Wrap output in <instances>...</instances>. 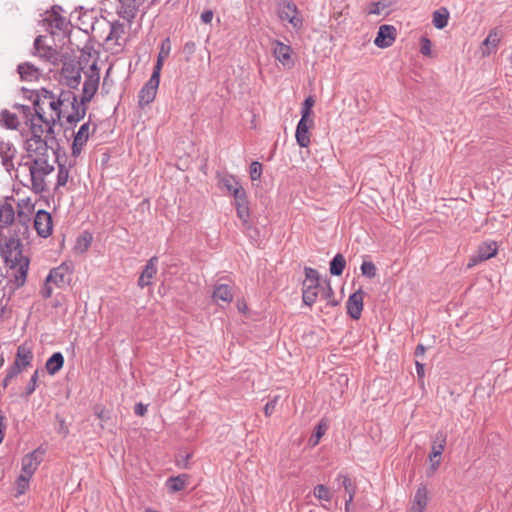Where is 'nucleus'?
<instances>
[{"label": "nucleus", "instance_id": "nucleus-1", "mask_svg": "<svg viewBox=\"0 0 512 512\" xmlns=\"http://www.w3.org/2000/svg\"><path fill=\"white\" fill-rule=\"evenodd\" d=\"M22 249L23 244L16 233L10 234L8 230V234H5L0 231V254L17 287L25 284L30 263Z\"/></svg>", "mask_w": 512, "mask_h": 512}, {"label": "nucleus", "instance_id": "nucleus-2", "mask_svg": "<svg viewBox=\"0 0 512 512\" xmlns=\"http://www.w3.org/2000/svg\"><path fill=\"white\" fill-rule=\"evenodd\" d=\"M31 160L20 164L19 168H25L29 172L31 190L40 194L46 190V177L54 171L56 159L54 155H40L29 157Z\"/></svg>", "mask_w": 512, "mask_h": 512}, {"label": "nucleus", "instance_id": "nucleus-3", "mask_svg": "<svg viewBox=\"0 0 512 512\" xmlns=\"http://www.w3.org/2000/svg\"><path fill=\"white\" fill-rule=\"evenodd\" d=\"M58 105H61L59 94L56 95L45 88L37 91L33 101L34 112L39 116L40 120L47 119L46 123L49 125L48 129L50 131L51 125H56L60 121L61 109Z\"/></svg>", "mask_w": 512, "mask_h": 512}, {"label": "nucleus", "instance_id": "nucleus-4", "mask_svg": "<svg viewBox=\"0 0 512 512\" xmlns=\"http://www.w3.org/2000/svg\"><path fill=\"white\" fill-rule=\"evenodd\" d=\"M320 287L321 282L317 270L306 267L305 280L303 281L302 288V300L305 305L311 307L316 302Z\"/></svg>", "mask_w": 512, "mask_h": 512}, {"label": "nucleus", "instance_id": "nucleus-5", "mask_svg": "<svg viewBox=\"0 0 512 512\" xmlns=\"http://www.w3.org/2000/svg\"><path fill=\"white\" fill-rule=\"evenodd\" d=\"M54 138L46 137L45 135H28L25 140V150L28 153V157L49 155H55V151L51 146V143L55 141Z\"/></svg>", "mask_w": 512, "mask_h": 512}, {"label": "nucleus", "instance_id": "nucleus-6", "mask_svg": "<svg viewBox=\"0 0 512 512\" xmlns=\"http://www.w3.org/2000/svg\"><path fill=\"white\" fill-rule=\"evenodd\" d=\"M84 75L85 81L83 84L82 96L80 100L83 103H89L93 99L99 87L100 70L97 66V63L93 62L89 69L84 72Z\"/></svg>", "mask_w": 512, "mask_h": 512}, {"label": "nucleus", "instance_id": "nucleus-7", "mask_svg": "<svg viewBox=\"0 0 512 512\" xmlns=\"http://www.w3.org/2000/svg\"><path fill=\"white\" fill-rule=\"evenodd\" d=\"M60 6H53L51 11H46L43 18V25L51 34L56 31H64L68 26L67 18L60 14Z\"/></svg>", "mask_w": 512, "mask_h": 512}, {"label": "nucleus", "instance_id": "nucleus-8", "mask_svg": "<svg viewBox=\"0 0 512 512\" xmlns=\"http://www.w3.org/2000/svg\"><path fill=\"white\" fill-rule=\"evenodd\" d=\"M61 78L68 87L76 89L81 81L80 64L74 61L64 62L61 69Z\"/></svg>", "mask_w": 512, "mask_h": 512}, {"label": "nucleus", "instance_id": "nucleus-9", "mask_svg": "<svg viewBox=\"0 0 512 512\" xmlns=\"http://www.w3.org/2000/svg\"><path fill=\"white\" fill-rule=\"evenodd\" d=\"M160 83V75L152 73L148 82L138 94L139 106L144 107L154 101Z\"/></svg>", "mask_w": 512, "mask_h": 512}, {"label": "nucleus", "instance_id": "nucleus-10", "mask_svg": "<svg viewBox=\"0 0 512 512\" xmlns=\"http://www.w3.org/2000/svg\"><path fill=\"white\" fill-rule=\"evenodd\" d=\"M96 131V125L86 122L81 125L78 132L74 136L72 143V155L77 157L82 152L83 147L87 143L89 136Z\"/></svg>", "mask_w": 512, "mask_h": 512}, {"label": "nucleus", "instance_id": "nucleus-11", "mask_svg": "<svg viewBox=\"0 0 512 512\" xmlns=\"http://www.w3.org/2000/svg\"><path fill=\"white\" fill-rule=\"evenodd\" d=\"M33 209L34 204L29 198L22 199L18 203L17 223L15 224V226H19L18 233L25 234L28 231V223Z\"/></svg>", "mask_w": 512, "mask_h": 512}, {"label": "nucleus", "instance_id": "nucleus-12", "mask_svg": "<svg viewBox=\"0 0 512 512\" xmlns=\"http://www.w3.org/2000/svg\"><path fill=\"white\" fill-rule=\"evenodd\" d=\"M34 228L39 236L43 238L50 236L53 228L50 213L45 210L37 211L34 218Z\"/></svg>", "mask_w": 512, "mask_h": 512}, {"label": "nucleus", "instance_id": "nucleus-13", "mask_svg": "<svg viewBox=\"0 0 512 512\" xmlns=\"http://www.w3.org/2000/svg\"><path fill=\"white\" fill-rule=\"evenodd\" d=\"M33 359L32 349L26 343L18 346L13 369L16 373H21L23 369L31 365Z\"/></svg>", "mask_w": 512, "mask_h": 512}, {"label": "nucleus", "instance_id": "nucleus-14", "mask_svg": "<svg viewBox=\"0 0 512 512\" xmlns=\"http://www.w3.org/2000/svg\"><path fill=\"white\" fill-rule=\"evenodd\" d=\"M446 445V435L443 432H438L432 443L429 459L431 461V469L435 471L440 465V457Z\"/></svg>", "mask_w": 512, "mask_h": 512}, {"label": "nucleus", "instance_id": "nucleus-15", "mask_svg": "<svg viewBox=\"0 0 512 512\" xmlns=\"http://www.w3.org/2000/svg\"><path fill=\"white\" fill-rule=\"evenodd\" d=\"M47 119L40 120L37 114L31 115L27 124L29 126V135H45L49 138H54V127L51 125V131L48 129L49 125L46 123Z\"/></svg>", "mask_w": 512, "mask_h": 512}, {"label": "nucleus", "instance_id": "nucleus-16", "mask_svg": "<svg viewBox=\"0 0 512 512\" xmlns=\"http://www.w3.org/2000/svg\"><path fill=\"white\" fill-rule=\"evenodd\" d=\"M35 55L41 60L49 63L57 61V52L51 46L45 44V37L38 36L34 41Z\"/></svg>", "mask_w": 512, "mask_h": 512}, {"label": "nucleus", "instance_id": "nucleus-17", "mask_svg": "<svg viewBox=\"0 0 512 512\" xmlns=\"http://www.w3.org/2000/svg\"><path fill=\"white\" fill-rule=\"evenodd\" d=\"M363 299L364 293L361 289L349 296L346 307L347 313L351 318L358 320L361 317L363 310Z\"/></svg>", "mask_w": 512, "mask_h": 512}, {"label": "nucleus", "instance_id": "nucleus-18", "mask_svg": "<svg viewBox=\"0 0 512 512\" xmlns=\"http://www.w3.org/2000/svg\"><path fill=\"white\" fill-rule=\"evenodd\" d=\"M396 29L392 25H381L379 27L374 44L379 48L390 47L395 41Z\"/></svg>", "mask_w": 512, "mask_h": 512}, {"label": "nucleus", "instance_id": "nucleus-19", "mask_svg": "<svg viewBox=\"0 0 512 512\" xmlns=\"http://www.w3.org/2000/svg\"><path fill=\"white\" fill-rule=\"evenodd\" d=\"M273 55L274 57L284 66L291 68L293 66V60L291 57L292 49L289 45H286L278 40L273 41Z\"/></svg>", "mask_w": 512, "mask_h": 512}, {"label": "nucleus", "instance_id": "nucleus-20", "mask_svg": "<svg viewBox=\"0 0 512 512\" xmlns=\"http://www.w3.org/2000/svg\"><path fill=\"white\" fill-rule=\"evenodd\" d=\"M313 119L301 118L296 128V141L300 147H308L310 144V129L313 127Z\"/></svg>", "mask_w": 512, "mask_h": 512}, {"label": "nucleus", "instance_id": "nucleus-21", "mask_svg": "<svg viewBox=\"0 0 512 512\" xmlns=\"http://www.w3.org/2000/svg\"><path fill=\"white\" fill-rule=\"evenodd\" d=\"M297 7L290 1H284L279 8V17L287 20L293 27L301 25V20L297 18Z\"/></svg>", "mask_w": 512, "mask_h": 512}, {"label": "nucleus", "instance_id": "nucleus-22", "mask_svg": "<svg viewBox=\"0 0 512 512\" xmlns=\"http://www.w3.org/2000/svg\"><path fill=\"white\" fill-rule=\"evenodd\" d=\"M157 262L158 258L156 256L148 260L138 279L139 287L144 288L152 283V279L157 273Z\"/></svg>", "mask_w": 512, "mask_h": 512}, {"label": "nucleus", "instance_id": "nucleus-23", "mask_svg": "<svg viewBox=\"0 0 512 512\" xmlns=\"http://www.w3.org/2000/svg\"><path fill=\"white\" fill-rule=\"evenodd\" d=\"M16 154V149L9 141L0 142V157L2 164L7 172H11L14 169L13 159Z\"/></svg>", "mask_w": 512, "mask_h": 512}, {"label": "nucleus", "instance_id": "nucleus-24", "mask_svg": "<svg viewBox=\"0 0 512 512\" xmlns=\"http://www.w3.org/2000/svg\"><path fill=\"white\" fill-rule=\"evenodd\" d=\"M501 40V33L496 29L491 30L485 40L482 42L480 51L482 57H487L492 53L496 52L498 45Z\"/></svg>", "mask_w": 512, "mask_h": 512}, {"label": "nucleus", "instance_id": "nucleus-25", "mask_svg": "<svg viewBox=\"0 0 512 512\" xmlns=\"http://www.w3.org/2000/svg\"><path fill=\"white\" fill-rule=\"evenodd\" d=\"M40 463L41 458L38 456L37 451H33L25 455L22 458L21 475L31 478L35 471L37 470Z\"/></svg>", "mask_w": 512, "mask_h": 512}, {"label": "nucleus", "instance_id": "nucleus-26", "mask_svg": "<svg viewBox=\"0 0 512 512\" xmlns=\"http://www.w3.org/2000/svg\"><path fill=\"white\" fill-rule=\"evenodd\" d=\"M69 268L65 264H61L60 266L53 268L48 276L47 282H52L56 287H63L66 283H68L69 279Z\"/></svg>", "mask_w": 512, "mask_h": 512}, {"label": "nucleus", "instance_id": "nucleus-27", "mask_svg": "<svg viewBox=\"0 0 512 512\" xmlns=\"http://www.w3.org/2000/svg\"><path fill=\"white\" fill-rule=\"evenodd\" d=\"M219 184L222 188H225L229 193H231L234 196V199L246 194V191L240 185L239 181L232 175H224L221 177Z\"/></svg>", "mask_w": 512, "mask_h": 512}, {"label": "nucleus", "instance_id": "nucleus-28", "mask_svg": "<svg viewBox=\"0 0 512 512\" xmlns=\"http://www.w3.org/2000/svg\"><path fill=\"white\" fill-rule=\"evenodd\" d=\"M77 100V96L71 91H61L59 93V101H61V105L58 107L61 109L60 112V120L62 118L67 119V115L70 112L71 108L74 107V103Z\"/></svg>", "mask_w": 512, "mask_h": 512}, {"label": "nucleus", "instance_id": "nucleus-29", "mask_svg": "<svg viewBox=\"0 0 512 512\" xmlns=\"http://www.w3.org/2000/svg\"><path fill=\"white\" fill-rule=\"evenodd\" d=\"M17 71L24 81H36L41 75V70L34 64L25 62L18 65Z\"/></svg>", "mask_w": 512, "mask_h": 512}, {"label": "nucleus", "instance_id": "nucleus-30", "mask_svg": "<svg viewBox=\"0 0 512 512\" xmlns=\"http://www.w3.org/2000/svg\"><path fill=\"white\" fill-rule=\"evenodd\" d=\"M119 2V15L128 21L133 19L140 5V0H119Z\"/></svg>", "mask_w": 512, "mask_h": 512}, {"label": "nucleus", "instance_id": "nucleus-31", "mask_svg": "<svg viewBox=\"0 0 512 512\" xmlns=\"http://www.w3.org/2000/svg\"><path fill=\"white\" fill-rule=\"evenodd\" d=\"M235 207L238 218L242 221V224L248 228L249 227V219H250V210L247 200V195L244 194L239 198L235 199Z\"/></svg>", "mask_w": 512, "mask_h": 512}, {"label": "nucleus", "instance_id": "nucleus-32", "mask_svg": "<svg viewBox=\"0 0 512 512\" xmlns=\"http://www.w3.org/2000/svg\"><path fill=\"white\" fill-rule=\"evenodd\" d=\"M15 220V211L10 203H4L0 206V231L13 224Z\"/></svg>", "mask_w": 512, "mask_h": 512}, {"label": "nucleus", "instance_id": "nucleus-33", "mask_svg": "<svg viewBox=\"0 0 512 512\" xmlns=\"http://www.w3.org/2000/svg\"><path fill=\"white\" fill-rule=\"evenodd\" d=\"M337 481L341 482L345 492L348 494V498L345 501V510L346 512H349L350 504L352 503L356 493V486L347 475L339 474Z\"/></svg>", "mask_w": 512, "mask_h": 512}, {"label": "nucleus", "instance_id": "nucleus-34", "mask_svg": "<svg viewBox=\"0 0 512 512\" xmlns=\"http://www.w3.org/2000/svg\"><path fill=\"white\" fill-rule=\"evenodd\" d=\"M86 104L83 103L81 100L78 101V99L74 103V107L71 108L70 112L67 115L66 121L69 124H76L80 120H82L85 117L86 114Z\"/></svg>", "mask_w": 512, "mask_h": 512}, {"label": "nucleus", "instance_id": "nucleus-35", "mask_svg": "<svg viewBox=\"0 0 512 512\" xmlns=\"http://www.w3.org/2000/svg\"><path fill=\"white\" fill-rule=\"evenodd\" d=\"M171 51V42L169 38H165L160 45V51L158 54L157 62L154 66L153 72L158 75L161 73V69L164 63V60L169 56Z\"/></svg>", "mask_w": 512, "mask_h": 512}, {"label": "nucleus", "instance_id": "nucleus-36", "mask_svg": "<svg viewBox=\"0 0 512 512\" xmlns=\"http://www.w3.org/2000/svg\"><path fill=\"white\" fill-rule=\"evenodd\" d=\"M125 34V26L120 22H114L110 25V32L106 37L107 42H114L116 45H121L120 40Z\"/></svg>", "mask_w": 512, "mask_h": 512}, {"label": "nucleus", "instance_id": "nucleus-37", "mask_svg": "<svg viewBox=\"0 0 512 512\" xmlns=\"http://www.w3.org/2000/svg\"><path fill=\"white\" fill-rule=\"evenodd\" d=\"M64 365V357L62 353H54L46 362V370L50 375L56 374Z\"/></svg>", "mask_w": 512, "mask_h": 512}, {"label": "nucleus", "instance_id": "nucleus-38", "mask_svg": "<svg viewBox=\"0 0 512 512\" xmlns=\"http://www.w3.org/2000/svg\"><path fill=\"white\" fill-rule=\"evenodd\" d=\"M428 503V496H427V489L425 486L421 485L418 487L415 496L414 501L412 505V509L418 510V511H424Z\"/></svg>", "mask_w": 512, "mask_h": 512}, {"label": "nucleus", "instance_id": "nucleus-39", "mask_svg": "<svg viewBox=\"0 0 512 512\" xmlns=\"http://www.w3.org/2000/svg\"><path fill=\"white\" fill-rule=\"evenodd\" d=\"M213 298L215 301L222 300L224 302H231L233 299V294L231 289L226 284H219L215 286L213 292Z\"/></svg>", "mask_w": 512, "mask_h": 512}, {"label": "nucleus", "instance_id": "nucleus-40", "mask_svg": "<svg viewBox=\"0 0 512 512\" xmlns=\"http://www.w3.org/2000/svg\"><path fill=\"white\" fill-rule=\"evenodd\" d=\"M187 478L188 476L185 474L176 477H170L166 481V486L172 493L181 491L185 488Z\"/></svg>", "mask_w": 512, "mask_h": 512}, {"label": "nucleus", "instance_id": "nucleus-41", "mask_svg": "<svg viewBox=\"0 0 512 512\" xmlns=\"http://www.w3.org/2000/svg\"><path fill=\"white\" fill-rule=\"evenodd\" d=\"M448 19H449V11L442 7L436 11H434L433 13V25L437 28V29H443L447 26L448 24Z\"/></svg>", "mask_w": 512, "mask_h": 512}, {"label": "nucleus", "instance_id": "nucleus-42", "mask_svg": "<svg viewBox=\"0 0 512 512\" xmlns=\"http://www.w3.org/2000/svg\"><path fill=\"white\" fill-rule=\"evenodd\" d=\"M346 261L342 254H336L330 262V273L335 276H340L345 269Z\"/></svg>", "mask_w": 512, "mask_h": 512}, {"label": "nucleus", "instance_id": "nucleus-43", "mask_svg": "<svg viewBox=\"0 0 512 512\" xmlns=\"http://www.w3.org/2000/svg\"><path fill=\"white\" fill-rule=\"evenodd\" d=\"M1 123L8 129H17L19 126V120L16 114L4 110L1 112Z\"/></svg>", "mask_w": 512, "mask_h": 512}, {"label": "nucleus", "instance_id": "nucleus-44", "mask_svg": "<svg viewBox=\"0 0 512 512\" xmlns=\"http://www.w3.org/2000/svg\"><path fill=\"white\" fill-rule=\"evenodd\" d=\"M92 242V235L88 232H84L81 236L77 238L75 248L81 253L85 252Z\"/></svg>", "mask_w": 512, "mask_h": 512}, {"label": "nucleus", "instance_id": "nucleus-45", "mask_svg": "<svg viewBox=\"0 0 512 512\" xmlns=\"http://www.w3.org/2000/svg\"><path fill=\"white\" fill-rule=\"evenodd\" d=\"M327 429H328L327 422L325 420H321L319 422V424L316 426L315 432L310 439L312 446H315L319 443L321 437L325 434Z\"/></svg>", "mask_w": 512, "mask_h": 512}, {"label": "nucleus", "instance_id": "nucleus-46", "mask_svg": "<svg viewBox=\"0 0 512 512\" xmlns=\"http://www.w3.org/2000/svg\"><path fill=\"white\" fill-rule=\"evenodd\" d=\"M314 496L319 499V500H323V501H330L331 500V493H330V490L325 486V485H322V484H318L314 487Z\"/></svg>", "mask_w": 512, "mask_h": 512}, {"label": "nucleus", "instance_id": "nucleus-47", "mask_svg": "<svg viewBox=\"0 0 512 512\" xmlns=\"http://www.w3.org/2000/svg\"><path fill=\"white\" fill-rule=\"evenodd\" d=\"M69 179V170L64 165H59L56 188L64 187Z\"/></svg>", "mask_w": 512, "mask_h": 512}, {"label": "nucleus", "instance_id": "nucleus-48", "mask_svg": "<svg viewBox=\"0 0 512 512\" xmlns=\"http://www.w3.org/2000/svg\"><path fill=\"white\" fill-rule=\"evenodd\" d=\"M314 104H315V100L312 96H309L305 99L302 109H301V118L307 119V120L312 119L311 114H312V107L314 106Z\"/></svg>", "mask_w": 512, "mask_h": 512}, {"label": "nucleus", "instance_id": "nucleus-49", "mask_svg": "<svg viewBox=\"0 0 512 512\" xmlns=\"http://www.w3.org/2000/svg\"><path fill=\"white\" fill-rule=\"evenodd\" d=\"M497 252V249L495 246H492V245H487V246H482L479 248V259L480 260H487V259H490L491 257L495 256Z\"/></svg>", "mask_w": 512, "mask_h": 512}, {"label": "nucleus", "instance_id": "nucleus-50", "mask_svg": "<svg viewBox=\"0 0 512 512\" xmlns=\"http://www.w3.org/2000/svg\"><path fill=\"white\" fill-rule=\"evenodd\" d=\"M361 272L368 278H374L377 273V269L374 263L370 261H364L361 265Z\"/></svg>", "mask_w": 512, "mask_h": 512}, {"label": "nucleus", "instance_id": "nucleus-51", "mask_svg": "<svg viewBox=\"0 0 512 512\" xmlns=\"http://www.w3.org/2000/svg\"><path fill=\"white\" fill-rule=\"evenodd\" d=\"M30 479H31L30 477L23 476L21 474L19 475V477L17 478V481H16L17 495H22L25 493V491L29 487Z\"/></svg>", "mask_w": 512, "mask_h": 512}, {"label": "nucleus", "instance_id": "nucleus-52", "mask_svg": "<svg viewBox=\"0 0 512 512\" xmlns=\"http://www.w3.org/2000/svg\"><path fill=\"white\" fill-rule=\"evenodd\" d=\"M320 291L322 296L328 300L332 305H335L336 302L331 301V298L334 295L333 289L329 282L325 281L324 284L321 283Z\"/></svg>", "mask_w": 512, "mask_h": 512}, {"label": "nucleus", "instance_id": "nucleus-53", "mask_svg": "<svg viewBox=\"0 0 512 512\" xmlns=\"http://www.w3.org/2000/svg\"><path fill=\"white\" fill-rule=\"evenodd\" d=\"M262 174V165L258 161H254L250 165V177L252 180H258Z\"/></svg>", "mask_w": 512, "mask_h": 512}, {"label": "nucleus", "instance_id": "nucleus-54", "mask_svg": "<svg viewBox=\"0 0 512 512\" xmlns=\"http://www.w3.org/2000/svg\"><path fill=\"white\" fill-rule=\"evenodd\" d=\"M38 374H39V370H36L33 373V375L31 376V379L26 387V391H25L26 396H30L32 393H34V391L37 387Z\"/></svg>", "mask_w": 512, "mask_h": 512}, {"label": "nucleus", "instance_id": "nucleus-55", "mask_svg": "<svg viewBox=\"0 0 512 512\" xmlns=\"http://www.w3.org/2000/svg\"><path fill=\"white\" fill-rule=\"evenodd\" d=\"M420 44H421V47H420L421 53L424 56H431V53H432L431 52V48H432L431 41L427 37H422Z\"/></svg>", "mask_w": 512, "mask_h": 512}, {"label": "nucleus", "instance_id": "nucleus-56", "mask_svg": "<svg viewBox=\"0 0 512 512\" xmlns=\"http://www.w3.org/2000/svg\"><path fill=\"white\" fill-rule=\"evenodd\" d=\"M94 412L97 418L100 419L102 422L107 421L110 418L109 412L102 406L97 405L94 408Z\"/></svg>", "mask_w": 512, "mask_h": 512}, {"label": "nucleus", "instance_id": "nucleus-57", "mask_svg": "<svg viewBox=\"0 0 512 512\" xmlns=\"http://www.w3.org/2000/svg\"><path fill=\"white\" fill-rule=\"evenodd\" d=\"M53 283L45 281V284L42 288L41 294L44 298H50L53 294Z\"/></svg>", "mask_w": 512, "mask_h": 512}, {"label": "nucleus", "instance_id": "nucleus-58", "mask_svg": "<svg viewBox=\"0 0 512 512\" xmlns=\"http://www.w3.org/2000/svg\"><path fill=\"white\" fill-rule=\"evenodd\" d=\"M276 403H277V397H275L273 400H270L269 402L266 403V405L264 407V413L266 416H270L273 413Z\"/></svg>", "mask_w": 512, "mask_h": 512}, {"label": "nucleus", "instance_id": "nucleus-59", "mask_svg": "<svg viewBox=\"0 0 512 512\" xmlns=\"http://www.w3.org/2000/svg\"><path fill=\"white\" fill-rule=\"evenodd\" d=\"M384 8V6L381 5L380 2H372L369 6V14H376L379 15L381 13V10Z\"/></svg>", "mask_w": 512, "mask_h": 512}, {"label": "nucleus", "instance_id": "nucleus-60", "mask_svg": "<svg viewBox=\"0 0 512 512\" xmlns=\"http://www.w3.org/2000/svg\"><path fill=\"white\" fill-rule=\"evenodd\" d=\"M196 45L193 41L186 42L183 47V52L187 55H192L195 52Z\"/></svg>", "mask_w": 512, "mask_h": 512}, {"label": "nucleus", "instance_id": "nucleus-61", "mask_svg": "<svg viewBox=\"0 0 512 512\" xmlns=\"http://www.w3.org/2000/svg\"><path fill=\"white\" fill-rule=\"evenodd\" d=\"M213 19V12L211 10H206L201 14V20L205 24H209Z\"/></svg>", "mask_w": 512, "mask_h": 512}, {"label": "nucleus", "instance_id": "nucleus-62", "mask_svg": "<svg viewBox=\"0 0 512 512\" xmlns=\"http://www.w3.org/2000/svg\"><path fill=\"white\" fill-rule=\"evenodd\" d=\"M17 375H18V373H16L13 369H10V371L8 372V374L6 375V377L3 380V383H2L3 387L6 388L9 385V382L11 381V379L16 377Z\"/></svg>", "mask_w": 512, "mask_h": 512}, {"label": "nucleus", "instance_id": "nucleus-63", "mask_svg": "<svg viewBox=\"0 0 512 512\" xmlns=\"http://www.w3.org/2000/svg\"><path fill=\"white\" fill-rule=\"evenodd\" d=\"M134 412L138 416H143L147 412V406L143 405L142 403H138L135 405Z\"/></svg>", "mask_w": 512, "mask_h": 512}, {"label": "nucleus", "instance_id": "nucleus-64", "mask_svg": "<svg viewBox=\"0 0 512 512\" xmlns=\"http://www.w3.org/2000/svg\"><path fill=\"white\" fill-rule=\"evenodd\" d=\"M59 425H60V427H59V433H61V434H63L64 436H66V435L68 434L69 430H68V427H67V426H66V424H65L64 419H62V418H61V419H59Z\"/></svg>", "mask_w": 512, "mask_h": 512}]
</instances>
